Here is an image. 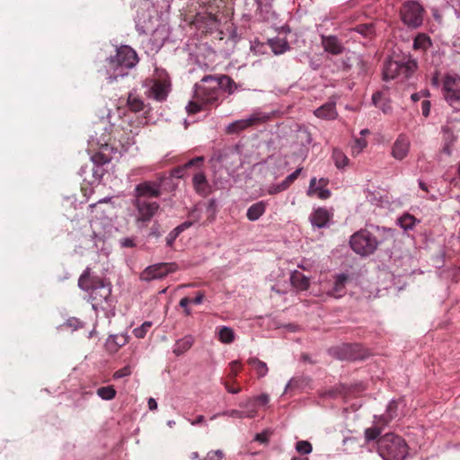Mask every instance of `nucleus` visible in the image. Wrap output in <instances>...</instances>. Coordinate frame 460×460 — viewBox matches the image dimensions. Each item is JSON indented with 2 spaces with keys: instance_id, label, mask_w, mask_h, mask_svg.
Segmentation results:
<instances>
[{
  "instance_id": "35",
  "label": "nucleus",
  "mask_w": 460,
  "mask_h": 460,
  "mask_svg": "<svg viewBox=\"0 0 460 460\" xmlns=\"http://www.w3.org/2000/svg\"><path fill=\"white\" fill-rule=\"evenodd\" d=\"M382 432V427L379 426H373L371 428H367L365 429L364 436L366 442H370L372 440H376L379 438L380 434Z\"/></svg>"
},
{
  "instance_id": "52",
  "label": "nucleus",
  "mask_w": 460,
  "mask_h": 460,
  "mask_svg": "<svg viewBox=\"0 0 460 460\" xmlns=\"http://www.w3.org/2000/svg\"><path fill=\"white\" fill-rule=\"evenodd\" d=\"M191 298L188 296H184L180 300V306L184 309V313L186 315H190L191 312L190 309L188 307L189 304H190Z\"/></svg>"
},
{
  "instance_id": "30",
  "label": "nucleus",
  "mask_w": 460,
  "mask_h": 460,
  "mask_svg": "<svg viewBox=\"0 0 460 460\" xmlns=\"http://www.w3.org/2000/svg\"><path fill=\"white\" fill-rule=\"evenodd\" d=\"M128 106L130 111L138 112L144 109L143 101L134 93H129L127 101Z\"/></svg>"
},
{
  "instance_id": "44",
  "label": "nucleus",
  "mask_w": 460,
  "mask_h": 460,
  "mask_svg": "<svg viewBox=\"0 0 460 460\" xmlns=\"http://www.w3.org/2000/svg\"><path fill=\"white\" fill-rule=\"evenodd\" d=\"M442 132L444 142L454 143L456 141V137H455L453 130L449 127L444 126L442 128Z\"/></svg>"
},
{
  "instance_id": "49",
  "label": "nucleus",
  "mask_w": 460,
  "mask_h": 460,
  "mask_svg": "<svg viewBox=\"0 0 460 460\" xmlns=\"http://www.w3.org/2000/svg\"><path fill=\"white\" fill-rule=\"evenodd\" d=\"M137 22L138 23H142L143 27H146L148 23L151 22L152 20V13L148 12L147 15H145L144 13L141 14L140 12H137Z\"/></svg>"
},
{
  "instance_id": "18",
  "label": "nucleus",
  "mask_w": 460,
  "mask_h": 460,
  "mask_svg": "<svg viewBox=\"0 0 460 460\" xmlns=\"http://www.w3.org/2000/svg\"><path fill=\"white\" fill-rule=\"evenodd\" d=\"M399 66L400 76L402 75L403 78L411 77L418 67L417 61L415 59L411 58L410 57H405L400 59Z\"/></svg>"
},
{
  "instance_id": "22",
  "label": "nucleus",
  "mask_w": 460,
  "mask_h": 460,
  "mask_svg": "<svg viewBox=\"0 0 460 460\" xmlns=\"http://www.w3.org/2000/svg\"><path fill=\"white\" fill-rule=\"evenodd\" d=\"M290 281L295 288L301 291L307 290L310 286L309 279L298 270L292 272Z\"/></svg>"
},
{
  "instance_id": "23",
  "label": "nucleus",
  "mask_w": 460,
  "mask_h": 460,
  "mask_svg": "<svg viewBox=\"0 0 460 460\" xmlns=\"http://www.w3.org/2000/svg\"><path fill=\"white\" fill-rule=\"evenodd\" d=\"M193 343L194 337L191 335H186L175 342L172 352L176 356H181L188 351L192 347Z\"/></svg>"
},
{
  "instance_id": "40",
  "label": "nucleus",
  "mask_w": 460,
  "mask_h": 460,
  "mask_svg": "<svg viewBox=\"0 0 460 460\" xmlns=\"http://www.w3.org/2000/svg\"><path fill=\"white\" fill-rule=\"evenodd\" d=\"M296 449L300 454L308 455L312 452L313 447L310 442L306 440H300L296 442Z\"/></svg>"
},
{
  "instance_id": "21",
  "label": "nucleus",
  "mask_w": 460,
  "mask_h": 460,
  "mask_svg": "<svg viewBox=\"0 0 460 460\" xmlns=\"http://www.w3.org/2000/svg\"><path fill=\"white\" fill-rule=\"evenodd\" d=\"M169 84L166 81L157 80L151 87V94L157 101H164L168 94Z\"/></svg>"
},
{
  "instance_id": "41",
  "label": "nucleus",
  "mask_w": 460,
  "mask_h": 460,
  "mask_svg": "<svg viewBox=\"0 0 460 460\" xmlns=\"http://www.w3.org/2000/svg\"><path fill=\"white\" fill-rule=\"evenodd\" d=\"M272 435V431L270 429H265L261 433H257L254 437V440L261 444H268L270 436Z\"/></svg>"
},
{
  "instance_id": "50",
  "label": "nucleus",
  "mask_w": 460,
  "mask_h": 460,
  "mask_svg": "<svg viewBox=\"0 0 460 460\" xmlns=\"http://www.w3.org/2000/svg\"><path fill=\"white\" fill-rule=\"evenodd\" d=\"M180 232L174 228L172 229L166 236V244L169 247H172L176 238L180 235Z\"/></svg>"
},
{
  "instance_id": "58",
  "label": "nucleus",
  "mask_w": 460,
  "mask_h": 460,
  "mask_svg": "<svg viewBox=\"0 0 460 460\" xmlns=\"http://www.w3.org/2000/svg\"><path fill=\"white\" fill-rule=\"evenodd\" d=\"M256 402L260 405H266L269 402V396L265 394H262L254 398V403Z\"/></svg>"
},
{
  "instance_id": "56",
  "label": "nucleus",
  "mask_w": 460,
  "mask_h": 460,
  "mask_svg": "<svg viewBox=\"0 0 460 460\" xmlns=\"http://www.w3.org/2000/svg\"><path fill=\"white\" fill-rule=\"evenodd\" d=\"M366 146H367V141L363 138H358V139H356V146H353L352 149H353V152L357 151V153H359Z\"/></svg>"
},
{
  "instance_id": "17",
  "label": "nucleus",
  "mask_w": 460,
  "mask_h": 460,
  "mask_svg": "<svg viewBox=\"0 0 460 460\" xmlns=\"http://www.w3.org/2000/svg\"><path fill=\"white\" fill-rule=\"evenodd\" d=\"M330 217H331L327 209L319 208L310 215V221L313 226L322 228L327 225Z\"/></svg>"
},
{
  "instance_id": "6",
  "label": "nucleus",
  "mask_w": 460,
  "mask_h": 460,
  "mask_svg": "<svg viewBox=\"0 0 460 460\" xmlns=\"http://www.w3.org/2000/svg\"><path fill=\"white\" fill-rule=\"evenodd\" d=\"M138 62V58L136 51L128 46H121L117 49L114 58L110 61L111 66L114 68H120L121 71L119 75H123V69L132 68Z\"/></svg>"
},
{
  "instance_id": "27",
  "label": "nucleus",
  "mask_w": 460,
  "mask_h": 460,
  "mask_svg": "<svg viewBox=\"0 0 460 460\" xmlns=\"http://www.w3.org/2000/svg\"><path fill=\"white\" fill-rule=\"evenodd\" d=\"M317 180L316 178H312L309 184V189L307 190L308 196L317 195V197L321 199H327L331 197V191L327 189L323 188H315Z\"/></svg>"
},
{
  "instance_id": "54",
  "label": "nucleus",
  "mask_w": 460,
  "mask_h": 460,
  "mask_svg": "<svg viewBox=\"0 0 460 460\" xmlns=\"http://www.w3.org/2000/svg\"><path fill=\"white\" fill-rule=\"evenodd\" d=\"M430 102L428 100H424L421 102V113L425 118H428L430 113Z\"/></svg>"
},
{
  "instance_id": "57",
  "label": "nucleus",
  "mask_w": 460,
  "mask_h": 460,
  "mask_svg": "<svg viewBox=\"0 0 460 460\" xmlns=\"http://www.w3.org/2000/svg\"><path fill=\"white\" fill-rule=\"evenodd\" d=\"M203 161H204V158L202 156L195 157V158L190 160L189 162H187L184 164V168H190L191 166L200 164L203 163Z\"/></svg>"
},
{
  "instance_id": "14",
  "label": "nucleus",
  "mask_w": 460,
  "mask_h": 460,
  "mask_svg": "<svg viewBox=\"0 0 460 460\" xmlns=\"http://www.w3.org/2000/svg\"><path fill=\"white\" fill-rule=\"evenodd\" d=\"M192 183L196 192L203 197L208 196L211 191V188L203 172H197L194 174Z\"/></svg>"
},
{
  "instance_id": "25",
  "label": "nucleus",
  "mask_w": 460,
  "mask_h": 460,
  "mask_svg": "<svg viewBox=\"0 0 460 460\" xmlns=\"http://www.w3.org/2000/svg\"><path fill=\"white\" fill-rule=\"evenodd\" d=\"M217 81L218 83V92L220 93L221 91H225L231 94L236 89V84L234 81L226 75L217 76Z\"/></svg>"
},
{
  "instance_id": "46",
  "label": "nucleus",
  "mask_w": 460,
  "mask_h": 460,
  "mask_svg": "<svg viewBox=\"0 0 460 460\" xmlns=\"http://www.w3.org/2000/svg\"><path fill=\"white\" fill-rule=\"evenodd\" d=\"M131 373H132V371H131L130 366H126V367L117 370L113 374V378L119 379V378H122V377H125V376H128L131 375Z\"/></svg>"
},
{
  "instance_id": "31",
  "label": "nucleus",
  "mask_w": 460,
  "mask_h": 460,
  "mask_svg": "<svg viewBox=\"0 0 460 460\" xmlns=\"http://www.w3.org/2000/svg\"><path fill=\"white\" fill-rule=\"evenodd\" d=\"M218 340L223 343H231L234 340V331L229 327H220L217 331Z\"/></svg>"
},
{
  "instance_id": "48",
  "label": "nucleus",
  "mask_w": 460,
  "mask_h": 460,
  "mask_svg": "<svg viewBox=\"0 0 460 460\" xmlns=\"http://www.w3.org/2000/svg\"><path fill=\"white\" fill-rule=\"evenodd\" d=\"M190 217L192 218L191 221H185L175 227L180 233H182L184 230L188 229L190 226H192L193 222L197 220V218L195 217V211H192L190 214Z\"/></svg>"
},
{
  "instance_id": "13",
  "label": "nucleus",
  "mask_w": 460,
  "mask_h": 460,
  "mask_svg": "<svg viewBox=\"0 0 460 460\" xmlns=\"http://www.w3.org/2000/svg\"><path fill=\"white\" fill-rule=\"evenodd\" d=\"M322 45L325 51L332 55H340L344 50L342 43L336 36H322Z\"/></svg>"
},
{
  "instance_id": "61",
  "label": "nucleus",
  "mask_w": 460,
  "mask_h": 460,
  "mask_svg": "<svg viewBox=\"0 0 460 460\" xmlns=\"http://www.w3.org/2000/svg\"><path fill=\"white\" fill-rule=\"evenodd\" d=\"M204 297H205L204 292L198 291L196 293V296L191 299L190 303L195 304V305H200L203 302Z\"/></svg>"
},
{
  "instance_id": "33",
  "label": "nucleus",
  "mask_w": 460,
  "mask_h": 460,
  "mask_svg": "<svg viewBox=\"0 0 460 460\" xmlns=\"http://www.w3.org/2000/svg\"><path fill=\"white\" fill-rule=\"evenodd\" d=\"M96 394L103 400H112L116 396V390L113 385L102 386L97 389Z\"/></svg>"
},
{
  "instance_id": "8",
  "label": "nucleus",
  "mask_w": 460,
  "mask_h": 460,
  "mask_svg": "<svg viewBox=\"0 0 460 460\" xmlns=\"http://www.w3.org/2000/svg\"><path fill=\"white\" fill-rule=\"evenodd\" d=\"M132 204L137 210V223L150 222L160 208L159 204L155 201H148L140 199H135Z\"/></svg>"
},
{
  "instance_id": "36",
  "label": "nucleus",
  "mask_w": 460,
  "mask_h": 460,
  "mask_svg": "<svg viewBox=\"0 0 460 460\" xmlns=\"http://www.w3.org/2000/svg\"><path fill=\"white\" fill-rule=\"evenodd\" d=\"M399 223L400 226L405 230L412 229L415 226L416 218L410 214H405L400 217Z\"/></svg>"
},
{
  "instance_id": "60",
  "label": "nucleus",
  "mask_w": 460,
  "mask_h": 460,
  "mask_svg": "<svg viewBox=\"0 0 460 460\" xmlns=\"http://www.w3.org/2000/svg\"><path fill=\"white\" fill-rule=\"evenodd\" d=\"M199 6L208 7L213 9V5L215 4L217 0H195Z\"/></svg>"
},
{
  "instance_id": "63",
  "label": "nucleus",
  "mask_w": 460,
  "mask_h": 460,
  "mask_svg": "<svg viewBox=\"0 0 460 460\" xmlns=\"http://www.w3.org/2000/svg\"><path fill=\"white\" fill-rule=\"evenodd\" d=\"M454 143H448V142H445L444 143V146L442 148V152L445 153L446 155H451V152H452V146H453Z\"/></svg>"
},
{
  "instance_id": "43",
  "label": "nucleus",
  "mask_w": 460,
  "mask_h": 460,
  "mask_svg": "<svg viewBox=\"0 0 460 460\" xmlns=\"http://www.w3.org/2000/svg\"><path fill=\"white\" fill-rule=\"evenodd\" d=\"M92 161L97 165H103L108 164L111 158L102 153H96L92 156Z\"/></svg>"
},
{
  "instance_id": "20",
  "label": "nucleus",
  "mask_w": 460,
  "mask_h": 460,
  "mask_svg": "<svg viewBox=\"0 0 460 460\" xmlns=\"http://www.w3.org/2000/svg\"><path fill=\"white\" fill-rule=\"evenodd\" d=\"M400 76L399 60H387L383 68V78L385 81Z\"/></svg>"
},
{
  "instance_id": "1",
  "label": "nucleus",
  "mask_w": 460,
  "mask_h": 460,
  "mask_svg": "<svg viewBox=\"0 0 460 460\" xmlns=\"http://www.w3.org/2000/svg\"><path fill=\"white\" fill-rule=\"evenodd\" d=\"M391 229L371 226L360 229L350 236L349 245L357 254L366 257L373 254L379 245L393 239Z\"/></svg>"
},
{
  "instance_id": "5",
  "label": "nucleus",
  "mask_w": 460,
  "mask_h": 460,
  "mask_svg": "<svg viewBox=\"0 0 460 460\" xmlns=\"http://www.w3.org/2000/svg\"><path fill=\"white\" fill-rule=\"evenodd\" d=\"M423 7L415 1L404 3L400 10L402 22L410 28H418L423 22Z\"/></svg>"
},
{
  "instance_id": "62",
  "label": "nucleus",
  "mask_w": 460,
  "mask_h": 460,
  "mask_svg": "<svg viewBox=\"0 0 460 460\" xmlns=\"http://www.w3.org/2000/svg\"><path fill=\"white\" fill-rule=\"evenodd\" d=\"M122 247L132 248L136 245L133 238H125L121 241Z\"/></svg>"
},
{
  "instance_id": "2",
  "label": "nucleus",
  "mask_w": 460,
  "mask_h": 460,
  "mask_svg": "<svg viewBox=\"0 0 460 460\" xmlns=\"http://www.w3.org/2000/svg\"><path fill=\"white\" fill-rule=\"evenodd\" d=\"M220 93L216 75H205L194 86L193 100L186 107L189 114H196L208 106H217Z\"/></svg>"
},
{
  "instance_id": "12",
  "label": "nucleus",
  "mask_w": 460,
  "mask_h": 460,
  "mask_svg": "<svg viewBox=\"0 0 460 460\" xmlns=\"http://www.w3.org/2000/svg\"><path fill=\"white\" fill-rule=\"evenodd\" d=\"M411 142L407 136L401 134L394 143L392 155L397 160L405 158L410 150Z\"/></svg>"
},
{
  "instance_id": "4",
  "label": "nucleus",
  "mask_w": 460,
  "mask_h": 460,
  "mask_svg": "<svg viewBox=\"0 0 460 460\" xmlns=\"http://www.w3.org/2000/svg\"><path fill=\"white\" fill-rule=\"evenodd\" d=\"M377 452L384 460H404L408 455L405 440L394 433H387L376 441Z\"/></svg>"
},
{
  "instance_id": "10",
  "label": "nucleus",
  "mask_w": 460,
  "mask_h": 460,
  "mask_svg": "<svg viewBox=\"0 0 460 460\" xmlns=\"http://www.w3.org/2000/svg\"><path fill=\"white\" fill-rule=\"evenodd\" d=\"M178 266L175 263H157L147 267L142 273L141 279L146 281L162 279L167 274L175 272Z\"/></svg>"
},
{
  "instance_id": "29",
  "label": "nucleus",
  "mask_w": 460,
  "mask_h": 460,
  "mask_svg": "<svg viewBox=\"0 0 460 460\" xmlns=\"http://www.w3.org/2000/svg\"><path fill=\"white\" fill-rule=\"evenodd\" d=\"M332 157L338 169H343L349 164L347 155L338 148L333 149Z\"/></svg>"
},
{
  "instance_id": "64",
  "label": "nucleus",
  "mask_w": 460,
  "mask_h": 460,
  "mask_svg": "<svg viewBox=\"0 0 460 460\" xmlns=\"http://www.w3.org/2000/svg\"><path fill=\"white\" fill-rule=\"evenodd\" d=\"M318 183V186L315 185V188H323L325 189V187L329 183V180L326 178H321L319 181H317L316 184Z\"/></svg>"
},
{
  "instance_id": "37",
  "label": "nucleus",
  "mask_w": 460,
  "mask_h": 460,
  "mask_svg": "<svg viewBox=\"0 0 460 460\" xmlns=\"http://www.w3.org/2000/svg\"><path fill=\"white\" fill-rule=\"evenodd\" d=\"M430 40L424 34L418 35L413 42V47L415 49H425L430 45Z\"/></svg>"
},
{
  "instance_id": "51",
  "label": "nucleus",
  "mask_w": 460,
  "mask_h": 460,
  "mask_svg": "<svg viewBox=\"0 0 460 460\" xmlns=\"http://www.w3.org/2000/svg\"><path fill=\"white\" fill-rule=\"evenodd\" d=\"M224 385L226 387V389L227 390L228 393L230 394H238L241 392L242 388L237 385V386H234V384L231 380H227V381H225L224 383Z\"/></svg>"
},
{
  "instance_id": "15",
  "label": "nucleus",
  "mask_w": 460,
  "mask_h": 460,
  "mask_svg": "<svg viewBox=\"0 0 460 460\" xmlns=\"http://www.w3.org/2000/svg\"><path fill=\"white\" fill-rule=\"evenodd\" d=\"M314 114L322 119H334L338 116L335 102H329L323 104L314 111Z\"/></svg>"
},
{
  "instance_id": "34",
  "label": "nucleus",
  "mask_w": 460,
  "mask_h": 460,
  "mask_svg": "<svg viewBox=\"0 0 460 460\" xmlns=\"http://www.w3.org/2000/svg\"><path fill=\"white\" fill-rule=\"evenodd\" d=\"M242 363L239 360L231 361L229 363V372L227 374V378L233 383H236V376L242 370Z\"/></svg>"
},
{
  "instance_id": "7",
  "label": "nucleus",
  "mask_w": 460,
  "mask_h": 460,
  "mask_svg": "<svg viewBox=\"0 0 460 460\" xmlns=\"http://www.w3.org/2000/svg\"><path fill=\"white\" fill-rule=\"evenodd\" d=\"M444 98L456 111H460V78L447 75L443 81Z\"/></svg>"
},
{
  "instance_id": "26",
  "label": "nucleus",
  "mask_w": 460,
  "mask_h": 460,
  "mask_svg": "<svg viewBox=\"0 0 460 460\" xmlns=\"http://www.w3.org/2000/svg\"><path fill=\"white\" fill-rule=\"evenodd\" d=\"M247 364L254 369L259 378L264 377L269 372L267 364L258 358L252 357L248 358Z\"/></svg>"
},
{
  "instance_id": "39",
  "label": "nucleus",
  "mask_w": 460,
  "mask_h": 460,
  "mask_svg": "<svg viewBox=\"0 0 460 460\" xmlns=\"http://www.w3.org/2000/svg\"><path fill=\"white\" fill-rule=\"evenodd\" d=\"M152 326L151 322H145L141 326L133 330L134 335L138 339H143Z\"/></svg>"
},
{
  "instance_id": "9",
  "label": "nucleus",
  "mask_w": 460,
  "mask_h": 460,
  "mask_svg": "<svg viewBox=\"0 0 460 460\" xmlns=\"http://www.w3.org/2000/svg\"><path fill=\"white\" fill-rule=\"evenodd\" d=\"M268 119V116L254 113L247 119H238L230 123L227 126L226 132L227 134H239L240 132L245 130L248 128L264 123Z\"/></svg>"
},
{
  "instance_id": "19",
  "label": "nucleus",
  "mask_w": 460,
  "mask_h": 460,
  "mask_svg": "<svg viewBox=\"0 0 460 460\" xmlns=\"http://www.w3.org/2000/svg\"><path fill=\"white\" fill-rule=\"evenodd\" d=\"M349 277L346 274H340L336 277L332 288L328 294L335 298L341 297L346 293V282Z\"/></svg>"
},
{
  "instance_id": "45",
  "label": "nucleus",
  "mask_w": 460,
  "mask_h": 460,
  "mask_svg": "<svg viewBox=\"0 0 460 460\" xmlns=\"http://www.w3.org/2000/svg\"><path fill=\"white\" fill-rule=\"evenodd\" d=\"M394 419L388 416L387 413H385L384 415L379 416L378 418L376 417L375 425L382 427V429L387 426L390 421H392Z\"/></svg>"
},
{
  "instance_id": "47",
  "label": "nucleus",
  "mask_w": 460,
  "mask_h": 460,
  "mask_svg": "<svg viewBox=\"0 0 460 460\" xmlns=\"http://www.w3.org/2000/svg\"><path fill=\"white\" fill-rule=\"evenodd\" d=\"M397 410H398V402L397 401H392L389 402L386 408V412L388 416L394 419L397 416Z\"/></svg>"
},
{
  "instance_id": "16",
  "label": "nucleus",
  "mask_w": 460,
  "mask_h": 460,
  "mask_svg": "<svg viewBox=\"0 0 460 460\" xmlns=\"http://www.w3.org/2000/svg\"><path fill=\"white\" fill-rule=\"evenodd\" d=\"M127 343L128 337L124 334L110 335L106 340L105 347L110 353H115Z\"/></svg>"
},
{
  "instance_id": "53",
  "label": "nucleus",
  "mask_w": 460,
  "mask_h": 460,
  "mask_svg": "<svg viewBox=\"0 0 460 460\" xmlns=\"http://www.w3.org/2000/svg\"><path fill=\"white\" fill-rule=\"evenodd\" d=\"M284 190H286L285 186L280 182L279 184L271 185L268 190V193L270 195H274Z\"/></svg>"
},
{
  "instance_id": "55",
  "label": "nucleus",
  "mask_w": 460,
  "mask_h": 460,
  "mask_svg": "<svg viewBox=\"0 0 460 460\" xmlns=\"http://www.w3.org/2000/svg\"><path fill=\"white\" fill-rule=\"evenodd\" d=\"M384 95L381 92H376L372 95V102L375 106L378 107L384 102Z\"/></svg>"
},
{
  "instance_id": "59",
  "label": "nucleus",
  "mask_w": 460,
  "mask_h": 460,
  "mask_svg": "<svg viewBox=\"0 0 460 460\" xmlns=\"http://www.w3.org/2000/svg\"><path fill=\"white\" fill-rule=\"evenodd\" d=\"M240 407L248 408L249 410L256 409L254 398H249L245 402L240 403Z\"/></svg>"
},
{
  "instance_id": "11",
  "label": "nucleus",
  "mask_w": 460,
  "mask_h": 460,
  "mask_svg": "<svg viewBox=\"0 0 460 460\" xmlns=\"http://www.w3.org/2000/svg\"><path fill=\"white\" fill-rule=\"evenodd\" d=\"M161 192V181H146L135 187V199H146L147 198H158Z\"/></svg>"
},
{
  "instance_id": "24",
  "label": "nucleus",
  "mask_w": 460,
  "mask_h": 460,
  "mask_svg": "<svg viewBox=\"0 0 460 460\" xmlns=\"http://www.w3.org/2000/svg\"><path fill=\"white\" fill-rule=\"evenodd\" d=\"M267 203L263 200L252 204L246 212V217L250 221L258 220L266 211Z\"/></svg>"
},
{
  "instance_id": "42",
  "label": "nucleus",
  "mask_w": 460,
  "mask_h": 460,
  "mask_svg": "<svg viewBox=\"0 0 460 460\" xmlns=\"http://www.w3.org/2000/svg\"><path fill=\"white\" fill-rule=\"evenodd\" d=\"M302 168L296 169L294 172L289 174L283 181H281L282 185L285 186V189L288 190L290 185L297 179Z\"/></svg>"
},
{
  "instance_id": "32",
  "label": "nucleus",
  "mask_w": 460,
  "mask_h": 460,
  "mask_svg": "<svg viewBox=\"0 0 460 460\" xmlns=\"http://www.w3.org/2000/svg\"><path fill=\"white\" fill-rule=\"evenodd\" d=\"M352 31L363 35L366 38H371L375 35V27L373 23L358 24L355 26Z\"/></svg>"
},
{
  "instance_id": "28",
  "label": "nucleus",
  "mask_w": 460,
  "mask_h": 460,
  "mask_svg": "<svg viewBox=\"0 0 460 460\" xmlns=\"http://www.w3.org/2000/svg\"><path fill=\"white\" fill-rule=\"evenodd\" d=\"M269 44L276 55L283 54L289 49L288 41L281 38L271 39Z\"/></svg>"
},
{
  "instance_id": "38",
  "label": "nucleus",
  "mask_w": 460,
  "mask_h": 460,
  "mask_svg": "<svg viewBox=\"0 0 460 460\" xmlns=\"http://www.w3.org/2000/svg\"><path fill=\"white\" fill-rule=\"evenodd\" d=\"M228 414L231 417L239 418V419H242V418H254L257 415V410L256 409H252V410H248L247 411H237V410H232V411H229Z\"/></svg>"
},
{
  "instance_id": "3",
  "label": "nucleus",
  "mask_w": 460,
  "mask_h": 460,
  "mask_svg": "<svg viewBox=\"0 0 460 460\" xmlns=\"http://www.w3.org/2000/svg\"><path fill=\"white\" fill-rule=\"evenodd\" d=\"M78 287L87 293L93 306L102 305L104 301H107L111 294V284L97 276L92 275L90 268H86L80 276Z\"/></svg>"
}]
</instances>
